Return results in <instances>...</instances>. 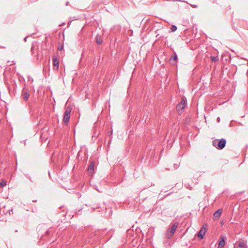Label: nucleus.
Wrapping results in <instances>:
<instances>
[{
    "mask_svg": "<svg viewBox=\"0 0 248 248\" xmlns=\"http://www.w3.org/2000/svg\"><path fill=\"white\" fill-rule=\"evenodd\" d=\"M23 97L24 101H27L28 100L30 94L29 93V89L25 86L23 88Z\"/></svg>",
    "mask_w": 248,
    "mask_h": 248,
    "instance_id": "ddd939ff",
    "label": "nucleus"
},
{
    "mask_svg": "<svg viewBox=\"0 0 248 248\" xmlns=\"http://www.w3.org/2000/svg\"><path fill=\"white\" fill-rule=\"evenodd\" d=\"M122 27L120 25H114L111 28V31L112 33H117L120 32Z\"/></svg>",
    "mask_w": 248,
    "mask_h": 248,
    "instance_id": "dca6fc26",
    "label": "nucleus"
},
{
    "mask_svg": "<svg viewBox=\"0 0 248 248\" xmlns=\"http://www.w3.org/2000/svg\"><path fill=\"white\" fill-rule=\"evenodd\" d=\"M207 229V225L206 224H204L198 232V237L200 238L201 239H202L206 233Z\"/></svg>",
    "mask_w": 248,
    "mask_h": 248,
    "instance_id": "f8f14e48",
    "label": "nucleus"
},
{
    "mask_svg": "<svg viewBox=\"0 0 248 248\" xmlns=\"http://www.w3.org/2000/svg\"><path fill=\"white\" fill-rule=\"evenodd\" d=\"M69 4V1H67V2H66V3H65V5H66V6L68 5Z\"/></svg>",
    "mask_w": 248,
    "mask_h": 248,
    "instance_id": "e433bc0d",
    "label": "nucleus"
},
{
    "mask_svg": "<svg viewBox=\"0 0 248 248\" xmlns=\"http://www.w3.org/2000/svg\"><path fill=\"white\" fill-rule=\"evenodd\" d=\"M49 72H50V68H49V67H48V72L49 73Z\"/></svg>",
    "mask_w": 248,
    "mask_h": 248,
    "instance_id": "09e8293b",
    "label": "nucleus"
},
{
    "mask_svg": "<svg viewBox=\"0 0 248 248\" xmlns=\"http://www.w3.org/2000/svg\"><path fill=\"white\" fill-rule=\"evenodd\" d=\"M26 178H27L28 179H29L31 182H32V180L31 178V177L28 174L26 175Z\"/></svg>",
    "mask_w": 248,
    "mask_h": 248,
    "instance_id": "c756f323",
    "label": "nucleus"
},
{
    "mask_svg": "<svg viewBox=\"0 0 248 248\" xmlns=\"http://www.w3.org/2000/svg\"><path fill=\"white\" fill-rule=\"evenodd\" d=\"M52 45V43L49 44L47 42H45V44L43 45V47H44L45 49L50 50Z\"/></svg>",
    "mask_w": 248,
    "mask_h": 248,
    "instance_id": "aec40b11",
    "label": "nucleus"
},
{
    "mask_svg": "<svg viewBox=\"0 0 248 248\" xmlns=\"http://www.w3.org/2000/svg\"><path fill=\"white\" fill-rule=\"evenodd\" d=\"M170 194H171V193H169L168 194L166 195H165V197L168 196V195H170Z\"/></svg>",
    "mask_w": 248,
    "mask_h": 248,
    "instance_id": "79ce46f5",
    "label": "nucleus"
},
{
    "mask_svg": "<svg viewBox=\"0 0 248 248\" xmlns=\"http://www.w3.org/2000/svg\"><path fill=\"white\" fill-rule=\"evenodd\" d=\"M34 35H35V33H31V34H29V36H33Z\"/></svg>",
    "mask_w": 248,
    "mask_h": 248,
    "instance_id": "c9c22d12",
    "label": "nucleus"
},
{
    "mask_svg": "<svg viewBox=\"0 0 248 248\" xmlns=\"http://www.w3.org/2000/svg\"><path fill=\"white\" fill-rule=\"evenodd\" d=\"M144 156H142V157H141V160L143 159Z\"/></svg>",
    "mask_w": 248,
    "mask_h": 248,
    "instance_id": "de8ad7c7",
    "label": "nucleus"
},
{
    "mask_svg": "<svg viewBox=\"0 0 248 248\" xmlns=\"http://www.w3.org/2000/svg\"><path fill=\"white\" fill-rule=\"evenodd\" d=\"M221 213H222V210L221 209H218V210H217L214 214V218L215 219H217V218H218L221 214Z\"/></svg>",
    "mask_w": 248,
    "mask_h": 248,
    "instance_id": "a211bd4d",
    "label": "nucleus"
},
{
    "mask_svg": "<svg viewBox=\"0 0 248 248\" xmlns=\"http://www.w3.org/2000/svg\"><path fill=\"white\" fill-rule=\"evenodd\" d=\"M177 29V27L175 25H172L170 28V30L169 31V32H172L175 31Z\"/></svg>",
    "mask_w": 248,
    "mask_h": 248,
    "instance_id": "b1692460",
    "label": "nucleus"
},
{
    "mask_svg": "<svg viewBox=\"0 0 248 248\" xmlns=\"http://www.w3.org/2000/svg\"><path fill=\"white\" fill-rule=\"evenodd\" d=\"M37 41L32 42V45H31V51L32 53V54L34 55L37 58V59H39V55L38 53L39 48L37 47L36 49V50L35 49V47L37 45Z\"/></svg>",
    "mask_w": 248,
    "mask_h": 248,
    "instance_id": "1a4fd4ad",
    "label": "nucleus"
},
{
    "mask_svg": "<svg viewBox=\"0 0 248 248\" xmlns=\"http://www.w3.org/2000/svg\"><path fill=\"white\" fill-rule=\"evenodd\" d=\"M232 28L235 31L236 30V28L234 25L232 26Z\"/></svg>",
    "mask_w": 248,
    "mask_h": 248,
    "instance_id": "72a5a7b5",
    "label": "nucleus"
},
{
    "mask_svg": "<svg viewBox=\"0 0 248 248\" xmlns=\"http://www.w3.org/2000/svg\"><path fill=\"white\" fill-rule=\"evenodd\" d=\"M19 81L20 82L22 83H24V84H25V79L23 77H22V76L20 75L19 74Z\"/></svg>",
    "mask_w": 248,
    "mask_h": 248,
    "instance_id": "a878e982",
    "label": "nucleus"
},
{
    "mask_svg": "<svg viewBox=\"0 0 248 248\" xmlns=\"http://www.w3.org/2000/svg\"><path fill=\"white\" fill-rule=\"evenodd\" d=\"M117 38L116 37V38H115V42H116V41H117Z\"/></svg>",
    "mask_w": 248,
    "mask_h": 248,
    "instance_id": "3c124183",
    "label": "nucleus"
},
{
    "mask_svg": "<svg viewBox=\"0 0 248 248\" xmlns=\"http://www.w3.org/2000/svg\"><path fill=\"white\" fill-rule=\"evenodd\" d=\"M245 191H242L239 192L235 193L234 194H231L228 189H225L221 193L219 194L217 196L218 198L220 197H223L225 198V200H237V202H246L247 199H243V198L240 197L244 193Z\"/></svg>",
    "mask_w": 248,
    "mask_h": 248,
    "instance_id": "f257e3e1",
    "label": "nucleus"
},
{
    "mask_svg": "<svg viewBox=\"0 0 248 248\" xmlns=\"http://www.w3.org/2000/svg\"><path fill=\"white\" fill-rule=\"evenodd\" d=\"M246 148L247 149H248V145H246Z\"/></svg>",
    "mask_w": 248,
    "mask_h": 248,
    "instance_id": "a18cd8bd",
    "label": "nucleus"
},
{
    "mask_svg": "<svg viewBox=\"0 0 248 248\" xmlns=\"http://www.w3.org/2000/svg\"><path fill=\"white\" fill-rule=\"evenodd\" d=\"M161 37L164 38L165 37L164 36H162Z\"/></svg>",
    "mask_w": 248,
    "mask_h": 248,
    "instance_id": "5fc2aeb1",
    "label": "nucleus"
},
{
    "mask_svg": "<svg viewBox=\"0 0 248 248\" xmlns=\"http://www.w3.org/2000/svg\"><path fill=\"white\" fill-rule=\"evenodd\" d=\"M171 46H170V49H171Z\"/></svg>",
    "mask_w": 248,
    "mask_h": 248,
    "instance_id": "6e6d98bb",
    "label": "nucleus"
},
{
    "mask_svg": "<svg viewBox=\"0 0 248 248\" xmlns=\"http://www.w3.org/2000/svg\"><path fill=\"white\" fill-rule=\"evenodd\" d=\"M214 202H216V199H215L214 201H213Z\"/></svg>",
    "mask_w": 248,
    "mask_h": 248,
    "instance_id": "603ef678",
    "label": "nucleus"
},
{
    "mask_svg": "<svg viewBox=\"0 0 248 248\" xmlns=\"http://www.w3.org/2000/svg\"><path fill=\"white\" fill-rule=\"evenodd\" d=\"M11 84L14 89V92L16 91L17 88V84L16 80L15 79H13L11 81Z\"/></svg>",
    "mask_w": 248,
    "mask_h": 248,
    "instance_id": "4be33fe9",
    "label": "nucleus"
},
{
    "mask_svg": "<svg viewBox=\"0 0 248 248\" xmlns=\"http://www.w3.org/2000/svg\"><path fill=\"white\" fill-rule=\"evenodd\" d=\"M27 37H25L23 39V41L24 42H26L27 41Z\"/></svg>",
    "mask_w": 248,
    "mask_h": 248,
    "instance_id": "f704fd0d",
    "label": "nucleus"
},
{
    "mask_svg": "<svg viewBox=\"0 0 248 248\" xmlns=\"http://www.w3.org/2000/svg\"><path fill=\"white\" fill-rule=\"evenodd\" d=\"M96 165L95 162L93 160H90L89 165L87 169V172L89 177V179H92L94 176V174L96 172Z\"/></svg>",
    "mask_w": 248,
    "mask_h": 248,
    "instance_id": "7ed1b4c3",
    "label": "nucleus"
},
{
    "mask_svg": "<svg viewBox=\"0 0 248 248\" xmlns=\"http://www.w3.org/2000/svg\"><path fill=\"white\" fill-rule=\"evenodd\" d=\"M87 181H89L90 185L91 186H92L93 189H94L99 192H103L102 188H100V189H99L98 186L96 184L93 183V179H88Z\"/></svg>",
    "mask_w": 248,
    "mask_h": 248,
    "instance_id": "2eb2a0df",
    "label": "nucleus"
},
{
    "mask_svg": "<svg viewBox=\"0 0 248 248\" xmlns=\"http://www.w3.org/2000/svg\"><path fill=\"white\" fill-rule=\"evenodd\" d=\"M58 50L59 51H62L64 49V45H63V44H62V45H60L58 46Z\"/></svg>",
    "mask_w": 248,
    "mask_h": 248,
    "instance_id": "bb28decb",
    "label": "nucleus"
},
{
    "mask_svg": "<svg viewBox=\"0 0 248 248\" xmlns=\"http://www.w3.org/2000/svg\"><path fill=\"white\" fill-rule=\"evenodd\" d=\"M75 132H76V130H75V129H74V132L75 133Z\"/></svg>",
    "mask_w": 248,
    "mask_h": 248,
    "instance_id": "4d7b16f0",
    "label": "nucleus"
},
{
    "mask_svg": "<svg viewBox=\"0 0 248 248\" xmlns=\"http://www.w3.org/2000/svg\"><path fill=\"white\" fill-rule=\"evenodd\" d=\"M233 123H236V122L234 120H232L231 121L230 124H229V126L230 127H232V126H233L234 124H233Z\"/></svg>",
    "mask_w": 248,
    "mask_h": 248,
    "instance_id": "c85d7f7f",
    "label": "nucleus"
},
{
    "mask_svg": "<svg viewBox=\"0 0 248 248\" xmlns=\"http://www.w3.org/2000/svg\"><path fill=\"white\" fill-rule=\"evenodd\" d=\"M174 1H184L183 0H175Z\"/></svg>",
    "mask_w": 248,
    "mask_h": 248,
    "instance_id": "ea45409f",
    "label": "nucleus"
},
{
    "mask_svg": "<svg viewBox=\"0 0 248 248\" xmlns=\"http://www.w3.org/2000/svg\"><path fill=\"white\" fill-rule=\"evenodd\" d=\"M171 50H172L173 54L170 56V63L172 66L177 67V64L178 61V56L173 48H171Z\"/></svg>",
    "mask_w": 248,
    "mask_h": 248,
    "instance_id": "39448f33",
    "label": "nucleus"
},
{
    "mask_svg": "<svg viewBox=\"0 0 248 248\" xmlns=\"http://www.w3.org/2000/svg\"><path fill=\"white\" fill-rule=\"evenodd\" d=\"M215 48H214V49H213V50L212 51V52H211V55H215Z\"/></svg>",
    "mask_w": 248,
    "mask_h": 248,
    "instance_id": "7c9ffc66",
    "label": "nucleus"
},
{
    "mask_svg": "<svg viewBox=\"0 0 248 248\" xmlns=\"http://www.w3.org/2000/svg\"><path fill=\"white\" fill-rule=\"evenodd\" d=\"M70 24H71V21H70V22H69V26L70 25Z\"/></svg>",
    "mask_w": 248,
    "mask_h": 248,
    "instance_id": "864d4df0",
    "label": "nucleus"
},
{
    "mask_svg": "<svg viewBox=\"0 0 248 248\" xmlns=\"http://www.w3.org/2000/svg\"><path fill=\"white\" fill-rule=\"evenodd\" d=\"M193 8H197L198 7V6L197 5H195V4H191L190 5Z\"/></svg>",
    "mask_w": 248,
    "mask_h": 248,
    "instance_id": "2f4dec72",
    "label": "nucleus"
},
{
    "mask_svg": "<svg viewBox=\"0 0 248 248\" xmlns=\"http://www.w3.org/2000/svg\"><path fill=\"white\" fill-rule=\"evenodd\" d=\"M94 41L98 46H102L104 43L103 33L101 34L98 33L94 38Z\"/></svg>",
    "mask_w": 248,
    "mask_h": 248,
    "instance_id": "0eeeda50",
    "label": "nucleus"
},
{
    "mask_svg": "<svg viewBox=\"0 0 248 248\" xmlns=\"http://www.w3.org/2000/svg\"><path fill=\"white\" fill-rule=\"evenodd\" d=\"M27 78H28V81H31V82H33V79L31 76H28L27 77Z\"/></svg>",
    "mask_w": 248,
    "mask_h": 248,
    "instance_id": "cd10ccee",
    "label": "nucleus"
},
{
    "mask_svg": "<svg viewBox=\"0 0 248 248\" xmlns=\"http://www.w3.org/2000/svg\"><path fill=\"white\" fill-rule=\"evenodd\" d=\"M101 130V128H99L98 131H97V129H96L95 130V131L93 132V137H95V138L98 137L100 134Z\"/></svg>",
    "mask_w": 248,
    "mask_h": 248,
    "instance_id": "412c9836",
    "label": "nucleus"
},
{
    "mask_svg": "<svg viewBox=\"0 0 248 248\" xmlns=\"http://www.w3.org/2000/svg\"><path fill=\"white\" fill-rule=\"evenodd\" d=\"M71 110L66 109L63 114V121L64 123H68L71 116Z\"/></svg>",
    "mask_w": 248,
    "mask_h": 248,
    "instance_id": "9b49d317",
    "label": "nucleus"
},
{
    "mask_svg": "<svg viewBox=\"0 0 248 248\" xmlns=\"http://www.w3.org/2000/svg\"><path fill=\"white\" fill-rule=\"evenodd\" d=\"M106 135L107 137L105 139V142L108 140L107 146H109L111 143L112 138L113 131L112 127L110 128V130H108Z\"/></svg>",
    "mask_w": 248,
    "mask_h": 248,
    "instance_id": "6e6552de",
    "label": "nucleus"
},
{
    "mask_svg": "<svg viewBox=\"0 0 248 248\" xmlns=\"http://www.w3.org/2000/svg\"><path fill=\"white\" fill-rule=\"evenodd\" d=\"M178 167L177 164H174V168H176Z\"/></svg>",
    "mask_w": 248,
    "mask_h": 248,
    "instance_id": "58836bf2",
    "label": "nucleus"
},
{
    "mask_svg": "<svg viewBox=\"0 0 248 248\" xmlns=\"http://www.w3.org/2000/svg\"><path fill=\"white\" fill-rule=\"evenodd\" d=\"M220 119L219 117H218L217 119V122L219 123V122H220Z\"/></svg>",
    "mask_w": 248,
    "mask_h": 248,
    "instance_id": "473e14b6",
    "label": "nucleus"
},
{
    "mask_svg": "<svg viewBox=\"0 0 248 248\" xmlns=\"http://www.w3.org/2000/svg\"><path fill=\"white\" fill-rule=\"evenodd\" d=\"M150 154H147V156L149 157V156H150Z\"/></svg>",
    "mask_w": 248,
    "mask_h": 248,
    "instance_id": "c03bdc74",
    "label": "nucleus"
},
{
    "mask_svg": "<svg viewBox=\"0 0 248 248\" xmlns=\"http://www.w3.org/2000/svg\"><path fill=\"white\" fill-rule=\"evenodd\" d=\"M48 174H49V177H50V178H51V174H50V171H48Z\"/></svg>",
    "mask_w": 248,
    "mask_h": 248,
    "instance_id": "4c0bfd02",
    "label": "nucleus"
},
{
    "mask_svg": "<svg viewBox=\"0 0 248 248\" xmlns=\"http://www.w3.org/2000/svg\"><path fill=\"white\" fill-rule=\"evenodd\" d=\"M215 55H210L209 58L213 62H219L218 51L217 49H215Z\"/></svg>",
    "mask_w": 248,
    "mask_h": 248,
    "instance_id": "4468645a",
    "label": "nucleus"
},
{
    "mask_svg": "<svg viewBox=\"0 0 248 248\" xmlns=\"http://www.w3.org/2000/svg\"><path fill=\"white\" fill-rule=\"evenodd\" d=\"M238 123V124H240V125H242V124L240 122H239V123Z\"/></svg>",
    "mask_w": 248,
    "mask_h": 248,
    "instance_id": "49530a36",
    "label": "nucleus"
},
{
    "mask_svg": "<svg viewBox=\"0 0 248 248\" xmlns=\"http://www.w3.org/2000/svg\"><path fill=\"white\" fill-rule=\"evenodd\" d=\"M53 69L55 71H58L59 69V61L57 56L53 55L52 57Z\"/></svg>",
    "mask_w": 248,
    "mask_h": 248,
    "instance_id": "9d476101",
    "label": "nucleus"
},
{
    "mask_svg": "<svg viewBox=\"0 0 248 248\" xmlns=\"http://www.w3.org/2000/svg\"><path fill=\"white\" fill-rule=\"evenodd\" d=\"M220 239H221V240L219 241V244H218V248H223L224 247L225 244L224 236L223 235H221L220 237Z\"/></svg>",
    "mask_w": 248,
    "mask_h": 248,
    "instance_id": "f3484780",
    "label": "nucleus"
},
{
    "mask_svg": "<svg viewBox=\"0 0 248 248\" xmlns=\"http://www.w3.org/2000/svg\"><path fill=\"white\" fill-rule=\"evenodd\" d=\"M216 0H214V2H216Z\"/></svg>",
    "mask_w": 248,
    "mask_h": 248,
    "instance_id": "13d9d810",
    "label": "nucleus"
},
{
    "mask_svg": "<svg viewBox=\"0 0 248 248\" xmlns=\"http://www.w3.org/2000/svg\"><path fill=\"white\" fill-rule=\"evenodd\" d=\"M8 89H9V92H10L11 89H10V87H8Z\"/></svg>",
    "mask_w": 248,
    "mask_h": 248,
    "instance_id": "8fccbe9b",
    "label": "nucleus"
},
{
    "mask_svg": "<svg viewBox=\"0 0 248 248\" xmlns=\"http://www.w3.org/2000/svg\"><path fill=\"white\" fill-rule=\"evenodd\" d=\"M178 227V223H175L172 227L168 230L166 232V237L169 239L171 238L174 234L176 229Z\"/></svg>",
    "mask_w": 248,
    "mask_h": 248,
    "instance_id": "423d86ee",
    "label": "nucleus"
},
{
    "mask_svg": "<svg viewBox=\"0 0 248 248\" xmlns=\"http://www.w3.org/2000/svg\"><path fill=\"white\" fill-rule=\"evenodd\" d=\"M226 140L225 139H215L212 141V145L218 150L223 149L226 146Z\"/></svg>",
    "mask_w": 248,
    "mask_h": 248,
    "instance_id": "20e7f679",
    "label": "nucleus"
},
{
    "mask_svg": "<svg viewBox=\"0 0 248 248\" xmlns=\"http://www.w3.org/2000/svg\"><path fill=\"white\" fill-rule=\"evenodd\" d=\"M187 107V99L186 97L183 96L181 99V101L178 103L176 106V109L177 113L178 115L180 116L183 112L184 110Z\"/></svg>",
    "mask_w": 248,
    "mask_h": 248,
    "instance_id": "f03ea898",
    "label": "nucleus"
},
{
    "mask_svg": "<svg viewBox=\"0 0 248 248\" xmlns=\"http://www.w3.org/2000/svg\"><path fill=\"white\" fill-rule=\"evenodd\" d=\"M156 158V156H155V154L154 152H152L151 153V156H150V160H149V165H151V162L152 161H154L155 158Z\"/></svg>",
    "mask_w": 248,
    "mask_h": 248,
    "instance_id": "6ab92c4d",
    "label": "nucleus"
},
{
    "mask_svg": "<svg viewBox=\"0 0 248 248\" xmlns=\"http://www.w3.org/2000/svg\"><path fill=\"white\" fill-rule=\"evenodd\" d=\"M30 112L31 113V108L30 107Z\"/></svg>",
    "mask_w": 248,
    "mask_h": 248,
    "instance_id": "a19ab883",
    "label": "nucleus"
},
{
    "mask_svg": "<svg viewBox=\"0 0 248 248\" xmlns=\"http://www.w3.org/2000/svg\"><path fill=\"white\" fill-rule=\"evenodd\" d=\"M32 202H37V200H32Z\"/></svg>",
    "mask_w": 248,
    "mask_h": 248,
    "instance_id": "37998d69",
    "label": "nucleus"
},
{
    "mask_svg": "<svg viewBox=\"0 0 248 248\" xmlns=\"http://www.w3.org/2000/svg\"><path fill=\"white\" fill-rule=\"evenodd\" d=\"M246 243L244 242L240 241L238 243V246L237 248H246Z\"/></svg>",
    "mask_w": 248,
    "mask_h": 248,
    "instance_id": "5701e85b",
    "label": "nucleus"
},
{
    "mask_svg": "<svg viewBox=\"0 0 248 248\" xmlns=\"http://www.w3.org/2000/svg\"><path fill=\"white\" fill-rule=\"evenodd\" d=\"M7 181L4 179H1L0 181V186L3 187L7 185Z\"/></svg>",
    "mask_w": 248,
    "mask_h": 248,
    "instance_id": "393cba45",
    "label": "nucleus"
}]
</instances>
